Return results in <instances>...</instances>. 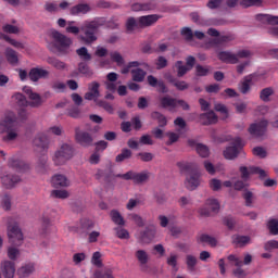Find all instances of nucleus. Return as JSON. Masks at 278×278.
Wrapping results in <instances>:
<instances>
[{
	"mask_svg": "<svg viewBox=\"0 0 278 278\" xmlns=\"http://www.w3.org/2000/svg\"><path fill=\"white\" fill-rule=\"evenodd\" d=\"M1 206L8 212L12 210V198L10 194H4L1 200Z\"/></svg>",
	"mask_w": 278,
	"mask_h": 278,
	"instance_id": "50",
	"label": "nucleus"
},
{
	"mask_svg": "<svg viewBox=\"0 0 278 278\" xmlns=\"http://www.w3.org/2000/svg\"><path fill=\"white\" fill-rule=\"evenodd\" d=\"M132 80L134 81H144V77L147 76V72L142 68L131 70Z\"/></svg>",
	"mask_w": 278,
	"mask_h": 278,
	"instance_id": "40",
	"label": "nucleus"
},
{
	"mask_svg": "<svg viewBox=\"0 0 278 278\" xmlns=\"http://www.w3.org/2000/svg\"><path fill=\"white\" fill-rule=\"evenodd\" d=\"M4 55L11 66H16V64H18V52H16L14 49L7 48Z\"/></svg>",
	"mask_w": 278,
	"mask_h": 278,
	"instance_id": "27",
	"label": "nucleus"
},
{
	"mask_svg": "<svg viewBox=\"0 0 278 278\" xmlns=\"http://www.w3.org/2000/svg\"><path fill=\"white\" fill-rule=\"evenodd\" d=\"M198 242H201L202 244H208V247H216L218 244V240L207 233L200 235Z\"/></svg>",
	"mask_w": 278,
	"mask_h": 278,
	"instance_id": "31",
	"label": "nucleus"
},
{
	"mask_svg": "<svg viewBox=\"0 0 278 278\" xmlns=\"http://www.w3.org/2000/svg\"><path fill=\"white\" fill-rule=\"evenodd\" d=\"M256 21H261L262 23H268L269 25H278V16L257 14Z\"/></svg>",
	"mask_w": 278,
	"mask_h": 278,
	"instance_id": "34",
	"label": "nucleus"
},
{
	"mask_svg": "<svg viewBox=\"0 0 278 278\" xmlns=\"http://www.w3.org/2000/svg\"><path fill=\"white\" fill-rule=\"evenodd\" d=\"M262 3V0H242L240 4L243 8H252V5H260Z\"/></svg>",
	"mask_w": 278,
	"mask_h": 278,
	"instance_id": "63",
	"label": "nucleus"
},
{
	"mask_svg": "<svg viewBox=\"0 0 278 278\" xmlns=\"http://www.w3.org/2000/svg\"><path fill=\"white\" fill-rule=\"evenodd\" d=\"M8 236L9 241L13 247H21V244H23V231L21 230V227H18V222H16V218L14 217L8 218Z\"/></svg>",
	"mask_w": 278,
	"mask_h": 278,
	"instance_id": "3",
	"label": "nucleus"
},
{
	"mask_svg": "<svg viewBox=\"0 0 278 278\" xmlns=\"http://www.w3.org/2000/svg\"><path fill=\"white\" fill-rule=\"evenodd\" d=\"M1 273L4 278H14L16 265L12 261H3L1 263Z\"/></svg>",
	"mask_w": 278,
	"mask_h": 278,
	"instance_id": "16",
	"label": "nucleus"
},
{
	"mask_svg": "<svg viewBox=\"0 0 278 278\" xmlns=\"http://www.w3.org/2000/svg\"><path fill=\"white\" fill-rule=\"evenodd\" d=\"M275 94V89L273 87H266L261 90L260 92V99L261 101H264V103H268L270 101V97Z\"/></svg>",
	"mask_w": 278,
	"mask_h": 278,
	"instance_id": "35",
	"label": "nucleus"
},
{
	"mask_svg": "<svg viewBox=\"0 0 278 278\" xmlns=\"http://www.w3.org/2000/svg\"><path fill=\"white\" fill-rule=\"evenodd\" d=\"M242 139L240 137L236 138L233 141V146H230L224 150V157L226 160H236L238 155H240V151H242Z\"/></svg>",
	"mask_w": 278,
	"mask_h": 278,
	"instance_id": "10",
	"label": "nucleus"
},
{
	"mask_svg": "<svg viewBox=\"0 0 278 278\" xmlns=\"http://www.w3.org/2000/svg\"><path fill=\"white\" fill-rule=\"evenodd\" d=\"M2 30L4 31V34H18V31H21L17 26H14L12 24H5L4 26H2Z\"/></svg>",
	"mask_w": 278,
	"mask_h": 278,
	"instance_id": "57",
	"label": "nucleus"
},
{
	"mask_svg": "<svg viewBox=\"0 0 278 278\" xmlns=\"http://www.w3.org/2000/svg\"><path fill=\"white\" fill-rule=\"evenodd\" d=\"M268 229L273 236H278V220L270 219L268 222Z\"/></svg>",
	"mask_w": 278,
	"mask_h": 278,
	"instance_id": "56",
	"label": "nucleus"
},
{
	"mask_svg": "<svg viewBox=\"0 0 278 278\" xmlns=\"http://www.w3.org/2000/svg\"><path fill=\"white\" fill-rule=\"evenodd\" d=\"M217 58L225 64H238V56L229 51L219 52Z\"/></svg>",
	"mask_w": 278,
	"mask_h": 278,
	"instance_id": "24",
	"label": "nucleus"
},
{
	"mask_svg": "<svg viewBox=\"0 0 278 278\" xmlns=\"http://www.w3.org/2000/svg\"><path fill=\"white\" fill-rule=\"evenodd\" d=\"M210 188L214 192H218V190H220L223 188V182L216 178H213L210 180Z\"/></svg>",
	"mask_w": 278,
	"mask_h": 278,
	"instance_id": "58",
	"label": "nucleus"
},
{
	"mask_svg": "<svg viewBox=\"0 0 278 278\" xmlns=\"http://www.w3.org/2000/svg\"><path fill=\"white\" fill-rule=\"evenodd\" d=\"M162 18V15L151 14V15H143L138 18V23L140 27H151L155 25Z\"/></svg>",
	"mask_w": 278,
	"mask_h": 278,
	"instance_id": "18",
	"label": "nucleus"
},
{
	"mask_svg": "<svg viewBox=\"0 0 278 278\" xmlns=\"http://www.w3.org/2000/svg\"><path fill=\"white\" fill-rule=\"evenodd\" d=\"M232 242L233 244H237V247H247V244L251 243V237L235 235L232 237Z\"/></svg>",
	"mask_w": 278,
	"mask_h": 278,
	"instance_id": "32",
	"label": "nucleus"
},
{
	"mask_svg": "<svg viewBox=\"0 0 278 278\" xmlns=\"http://www.w3.org/2000/svg\"><path fill=\"white\" fill-rule=\"evenodd\" d=\"M34 147L37 149H42V151H47L49 149V137L45 135V132H39L33 140Z\"/></svg>",
	"mask_w": 278,
	"mask_h": 278,
	"instance_id": "19",
	"label": "nucleus"
},
{
	"mask_svg": "<svg viewBox=\"0 0 278 278\" xmlns=\"http://www.w3.org/2000/svg\"><path fill=\"white\" fill-rule=\"evenodd\" d=\"M51 184L53 188H68L71 186V180L65 175L55 174L52 176Z\"/></svg>",
	"mask_w": 278,
	"mask_h": 278,
	"instance_id": "20",
	"label": "nucleus"
},
{
	"mask_svg": "<svg viewBox=\"0 0 278 278\" xmlns=\"http://www.w3.org/2000/svg\"><path fill=\"white\" fill-rule=\"evenodd\" d=\"M132 12H149L151 10V3H134L131 5Z\"/></svg>",
	"mask_w": 278,
	"mask_h": 278,
	"instance_id": "45",
	"label": "nucleus"
},
{
	"mask_svg": "<svg viewBox=\"0 0 278 278\" xmlns=\"http://www.w3.org/2000/svg\"><path fill=\"white\" fill-rule=\"evenodd\" d=\"M160 105L164 110H166L168 108L170 110H175V108H177V99L170 98L168 96L162 97V98H160Z\"/></svg>",
	"mask_w": 278,
	"mask_h": 278,
	"instance_id": "26",
	"label": "nucleus"
},
{
	"mask_svg": "<svg viewBox=\"0 0 278 278\" xmlns=\"http://www.w3.org/2000/svg\"><path fill=\"white\" fill-rule=\"evenodd\" d=\"M116 236L119 238V240H129V231L127 229L117 227L115 228Z\"/></svg>",
	"mask_w": 278,
	"mask_h": 278,
	"instance_id": "52",
	"label": "nucleus"
},
{
	"mask_svg": "<svg viewBox=\"0 0 278 278\" xmlns=\"http://www.w3.org/2000/svg\"><path fill=\"white\" fill-rule=\"evenodd\" d=\"M197 263H198V260L195 258L194 255L192 254H188L186 256V264H187V268L188 270H194V268H197Z\"/></svg>",
	"mask_w": 278,
	"mask_h": 278,
	"instance_id": "47",
	"label": "nucleus"
},
{
	"mask_svg": "<svg viewBox=\"0 0 278 278\" xmlns=\"http://www.w3.org/2000/svg\"><path fill=\"white\" fill-rule=\"evenodd\" d=\"M34 270H36L34 263H28L17 269V275L20 278H26L29 277V275H31Z\"/></svg>",
	"mask_w": 278,
	"mask_h": 278,
	"instance_id": "29",
	"label": "nucleus"
},
{
	"mask_svg": "<svg viewBox=\"0 0 278 278\" xmlns=\"http://www.w3.org/2000/svg\"><path fill=\"white\" fill-rule=\"evenodd\" d=\"M51 36L53 40L52 47H54L59 53L66 55V53H68V49H71V45H73V39L58 30L52 31Z\"/></svg>",
	"mask_w": 278,
	"mask_h": 278,
	"instance_id": "5",
	"label": "nucleus"
},
{
	"mask_svg": "<svg viewBox=\"0 0 278 278\" xmlns=\"http://www.w3.org/2000/svg\"><path fill=\"white\" fill-rule=\"evenodd\" d=\"M181 36H184L185 40L187 42H190L192 38H194V33H192V29L190 27H184L180 31Z\"/></svg>",
	"mask_w": 278,
	"mask_h": 278,
	"instance_id": "53",
	"label": "nucleus"
},
{
	"mask_svg": "<svg viewBox=\"0 0 278 278\" xmlns=\"http://www.w3.org/2000/svg\"><path fill=\"white\" fill-rule=\"evenodd\" d=\"M9 166L17 173H25V170H29V165L24 161L20 160L17 156H12L9 159Z\"/></svg>",
	"mask_w": 278,
	"mask_h": 278,
	"instance_id": "15",
	"label": "nucleus"
},
{
	"mask_svg": "<svg viewBox=\"0 0 278 278\" xmlns=\"http://www.w3.org/2000/svg\"><path fill=\"white\" fill-rule=\"evenodd\" d=\"M45 11L50 13L60 12V7L55 2H46Z\"/></svg>",
	"mask_w": 278,
	"mask_h": 278,
	"instance_id": "60",
	"label": "nucleus"
},
{
	"mask_svg": "<svg viewBox=\"0 0 278 278\" xmlns=\"http://www.w3.org/2000/svg\"><path fill=\"white\" fill-rule=\"evenodd\" d=\"M51 197L54 199H68L70 194L66 190H53Z\"/></svg>",
	"mask_w": 278,
	"mask_h": 278,
	"instance_id": "55",
	"label": "nucleus"
},
{
	"mask_svg": "<svg viewBox=\"0 0 278 278\" xmlns=\"http://www.w3.org/2000/svg\"><path fill=\"white\" fill-rule=\"evenodd\" d=\"M28 77L30 81H38V79H47V77H49V71L33 67L28 73Z\"/></svg>",
	"mask_w": 278,
	"mask_h": 278,
	"instance_id": "21",
	"label": "nucleus"
},
{
	"mask_svg": "<svg viewBox=\"0 0 278 278\" xmlns=\"http://www.w3.org/2000/svg\"><path fill=\"white\" fill-rule=\"evenodd\" d=\"M70 12H71L72 16H77L79 14H88V12H90V5L80 3V4L73 7L70 10Z\"/></svg>",
	"mask_w": 278,
	"mask_h": 278,
	"instance_id": "30",
	"label": "nucleus"
},
{
	"mask_svg": "<svg viewBox=\"0 0 278 278\" xmlns=\"http://www.w3.org/2000/svg\"><path fill=\"white\" fill-rule=\"evenodd\" d=\"M177 166L181 173H188L189 175L185 180L187 190H197L201 186V174L194 169V164L181 161L177 163Z\"/></svg>",
	"mask_w": 278,
	"mask_h": 278,
	"instance_id": "1",
	"label": "nucleus"
},
{
	"mask_svg": "<svg viewBox=\"0 0 278 278\" xmlns=\"http://www.w3.org/2000/svg\"><path fill=\"white\" fill-rule=\"evenodd\" d=\"M23 92L27 94V97L30 99L31 102L29 103L27 101V98H25L23 93H16L15 100L17 105H20V108H27V105H30L31 108H38L39 105H42V98H40V94L34 92L31 90V87L25 86L23 88Z\"/></svg>",
	"mask_w": 278,
	"mask_h": 278,
	"instance_id": "2",
	"label": "nucleus"
},
{
	"mask_svg": "<svg viewBox=\"0 0 278 278\" xmlns=\"http://www.w3.org/2000/svg\"><path fill=\"white\" fill-rule=\"evenodd\" d=\"M80 227L84 231H91V229H94V222L90 219H83L80 220Z\"/></svg>",
	"mask_w": 278,
	"mask_h": 278,
	"instance_id": "51",
	"label": "nucleus"
},
{
	"mask_svg": "<svg viewBox=\"0 0 278 278\" xmlns=\"http://www.w3.org/2000/svg\"><path fill=\"white\" fill-rule=\"evenodd\" d=\"M96 105H98L99 108H103V110L108 112V114H114V106L105 100H100L99 102H97Z\"/></svg>",
	"mask_w": 278,
	"mask_h": 278,
	"instance_id": "48",
	"label": "nucleus"
},
{
	"mask_svg": "<svg viewBox=\"0 0 278 278\" xmlns=\"http://www.w3.org/2000/svg\"><path fill=\"white\" fill-rule=\"evenodd\" d=\"M101 88V84L97 81H92L88 85L89 92L85 93L86 101H94V103H99L101 100H99V97H101V91L99 90Z\"/></svg>",
	"mask_w": 278,
	"mask_h": 278,
	"instance_id": "13",
	"label": "nucleus"
},
{
	"mask_svg": "<svg viewBox=\"0 0 278 278\" xmlns=\"http://www.w3.org/2000/svg\"><path fill=\"white\" fill-rule=\"evenodd\" d=\"M131 155V150L127 148L122 149V152L115 157V162H125V160H130Z\"/></svg>",
	"mask_w": 278,
	"mask_h": 278,
	"instance_id": "41",
	"label": "nucleus"
},
{
	"mask_svg": "<svg viewBox=\"0 0 278 278\" xmlns=\"http://www.w3.org/2000/svg\"><path fill=\"white\" fill-rule=\"evenodd\" d=\"M78 72L86 77H92V75H94L92 70H90V66H88L85 62H80L78 64Z\"/></svg>",
	"mask_w": 278,
	"mask_h": 278,
	"instance_id": "43",
	"label": "nucleus"
},
{
	"mask_svg": "<svg viewBox=\"0 0 278 278\" xmlns=\"http://www.w3.org/2000/svg\"><path fill=\"white\" fill-rule=\"evenodd\" d=\"M188 144L191 149H195L200 157H207L210 155V148L203 143H198L194 139H189Z\"/></svg>",
	"mask_w": 278,
	"mask_h": 278,
	"instance_id": "17",
	"label": "nucleus"
},
{
	"mask_svg": "<svg viewBox=\"0 0 278 278\" xmlns=\"http://www.w3.org/2000/svg\"><path fill=\"white\" fill-rule=\"evenodd\" d=\"M111 220H113V223L119 227L125 225V218H123V215H121V213L116 210L111 211Z\"/></svg>",
	"mask_w": 278,
	"mask_h": 278,
	"instance_id": "39",
	"label": "nucleus"
},
{
	"mask_svg": "<svg viewBox=\"0 0 278 278\" xmlns=\"http://www.w3.org/2000/svg\"><path fill=\"white\" fill-rule=\"evenodd\" d=\"M3 39L7 42H9V45H11L12 47H15V49H25V46L22 42L16 41V39L10 38V36H8V35H4Z\"/></svg>",
	"mask_w": 278,
	"mask_h": 278,
	"instance_id": "54",
	"label": "nucleus"
},
{
	"mask_svg": "<svg viewBox=\"0 0 278 278\" xmlns=\"http://www.w3.org/2000/svg\"><path fill=\"white\" fill-rule=\"evenodd\" d=\"M240 173L242 179H249V175H258L260 179H265V177H267L266 170L257 166H252L250 169L247 166H241Z\"/></svg>",
	"mask_w": 278,
	"mask_h": 278,
	"instance_id": "14",
	"label": "nucleus"
},
{
	"mask_svg": "<svg viewBox=\"0 0 278 278\" xmlns=\"http://www.w3.org/2000/svg\"><path fill=\"white\" fill-rule=\"evenodd\" d=\"M130 220H132L134 223H136V225L138 227H144V219H142V216L134 213V214H130Z\"/></svg>",
	"mask_w": 278,
	"mask_h": 278,
	"instance_id": "61",
	"label": "nucleus"
},
{
	"mask_svg": "<svg viewBox=\"0 0 278 278\" xmlns=\"http://www.w3.org/2000/svg\"><path fill=\"white\" fill-rule=\"evenodd\" d=\"M200 121H202V125H216V123H218V116L214 111H210L202 113L200 115Z\"/></svg>",
	"mask_w": 278,
	"mask_h": 278,
	"instance_id": "25",
	"label": "nucleus"
},
{
	"mask_svg": "<svg viewBox=\"0 0 278 278\" xmlns=\"http://www.w3.org/2000/svg\"><path fill=\"white\" fill-rule=\"evenodd\" d=\"M140 157L141 162H152L153 161V153L151 152H140L137 154Z\"/></svg>",
	"mask_w": 278,
	"mask_h": 278,
	"instance_id": "62",
	"label": "nucleus"
},
{
	"mask_svg": "<svg viewBox=\"0 0 278 278\" xmlns=\"http://www.w3.org/2000/svg\"><path fill=\"white\" fill-rule=\"evenodd\" d=\"M73 155H75V148L71 143H63L61 147L55 151L53 156V162L55 166H62L72 160Z\"/></svg>",
	"mask_w": 278,
	"mask_h": 278,
	"instance_id": "4",
	"label": "nucleus"
},
{
	"mask_svg": "<svg viewBox=\"0 0 278 278\" xmlns=\"http://www.w3.org/2000/svg\"><path fill=\"white\" fill-rule=\"evenodd\" d=\"M117 177H121L122 179H125L126 181H132L136 185L146 184V181H149V178L151 177V174L149 170H143L141 173H136L134 170H129L126 174L117 175Z\"/></svg>",
	"mask_w": 278,
	"mask_h": 278,
	"instance_id": "8",
	"label": "nucleus"
},
{
	"mask_svg": "<svg viewBox=\"0 0 278 278\" xmlns=\"http://www.w3.org/2000/svg\"><path fill=\"white\" fill-rule=\"evenodd\" d=\"M99 27H101V24H99L97 21H92L84 25L81 31H84L85 36L81 37V40L85 42V45H92V42H97Z\"/></svg>",
	"mask_w": 278,
	"mask_h": 278,
	"instance_id": "7",
	"label": "nucleus"
},
{
	"mask_svg": "<svg viewBox=\"0 0 278 278\" xmlns=\"http://www.w3.org/2000/svg\"><path fill=\"white\" fill-rule=\"evenodd\" d=\"M47 62L50 64V66H53V68H56V71H64V68H66V63L60 61V59L49 56L47 59Z\"/></svg>",
	"mask_w": 278,
	"mask_h": 278,
	"instance_id": "36",
	"label": "nucleus"
},
{
	"mask_svg": "<svg viewBox=\"0 0 278 278\" xmlns=\"http://www.w3.org/2000/svg\"><path fill=\"white\" fill-rule=\"evenodd\" d=\"M251 84H253V75H248L239 86L241 94H249L251 92Z\"/></svg>",
	"mask_w": 278,
	"mask_h": 278,
	"instance_id": "28",
	"label": "nucleus"
},
{
	"mask_svg": "<svg viewBox=\"0 0 278 278\" xmlns=\"http://www.w3.org/2000/svg\"><path fill=\"white\" fill-rule=\"evenodd\" d=\"M232 40H235L233 35H222L213 40V45H225V42H231Z\"/></svg>",
	"mask_w": 278,
	"mask_h": 278,
	"instance_id": "42",
	"label": "nucleus"
},
{
	"mask_svg": "<svg viewBox=\"0 0 278 278\" xmlns=\"http://www.w3.org/2000/svg\"><path fill=\"white\" fill-rule=\"evenodd\" d=\"M138 27V22L134 17H129L126 22V29L128 33H131Z\"/></svg>",
	"mask_w": 278,
	"mask_h": 278,
	"instance_id": "59",
	"label": "nucleus"
},
{
	"mask_svg": "<svg viewBox=\"0 0 278 278\" xmlns=\"http://www.w3.org/2000/svg\"><path fill=\"white\" fill-rule=\"evenodd\" d=\"M205 205L206 207L200 210L201 216H212L220 211V203L214 198L207 199Z\"/></svg>",
	"mask_w": 278,
	"mask_h": 278,
	"instance_id": "11",
	"label": "nucleus"
},
{
	"mask_svg": "<svg viewBox=\"0 0 278 278\" xmlns=\"http://www.w3.org/2000/svg\"><path fill=\"white\" fill-rule=\"evenodd\" d=\"M0 127H4V129L9 130L7 136L3 137V140L5 142L16 140V138H18V134L14 131V129L16 128V115L14 113H8L5 117L0 122Z\"/></svg>",
	"mask_w": 278,
	"mask_h": 278,
	"instance_id": "6",
	"label": "nucleus"
},
{
	"mask_svg": "<svg viewBox=\"0 0 278 278\" xmlns=\"http://www.w3.org/2000/svg\"><path fill=\"white\" fill-rule=\"evenodd\" d=\"M135 257L139 262L141 267L146 264H149V254L144 250H137L135 252Z\"/></svg>",
	"mask_w": 278,
	"mask_h": 278,
	"instance_id": "33",
	"label": "nucleus"
},
{
	"mask_svg": "<svg viewBox=\"0 0 278 278\" xmlns=\"http://www.w3.org/2000/svg\"><path fill=\"white\" fill-rule=\"evenodd\" d=\"M175 68H177L178 77H184V75H186V73H188V71H190V68L188 66L184 65V61H177L175 63Z\"/></svg>",
	"mask_w": 278,
	"mask_h": 278,
	"instance_id": "46",
	"label": "nucleus"
},
{
	"mask_svg": "<svg viewBox=\"0 0 278 278\" xmlns=\"http://www.w3.org/2000/svg\"><path fill=\"white\" fill-rule=\"evenodd\" d=\"M151 116L154 121H157L159 127H166V125H168V121L166 119V116L164 114L154 111L152 112Z\"/></svg>",
	"mask_w": 278,
	"mask_h": 278,
	"instance_id": "37",
	"label": "nucleus"
},
{
	"mask_svg": "<svg viewBox=\"0 0 278 278\" xmlns=\"http://www.w3.org/2000/svg\"><path fill=\"white\" fill-rule=\"evenodd\" d=\"M212 73V66L206 65H197L195 66V75L197 77H207Z\"/></svg>",
	"mask_w": 278,
	"mask_h": 278,
	"instance_id": "38",
	"label": "nucleus"
},
{
	"mask_svg": "<svg viewBox=\"0 0 278 278\" xmlns=\"http://www.w3.org/2000/svg\"><path fill=\"white\" fill-rule=\"evenodd\" d=\"M110 55H111L112 62H115L117 66H123V64H125V59L123 58L122 54H119V52L117 51L111 52Z\"/></svg>",
	"mask_w": 278,
	"mask_h": 278,
	"instance_id": "49",
	"label": "nucleus"
},
{
	"mask_svg": "<svg viewBox=\"0 0 278 278\" xmlns=\"http://www.w3.org/2000/svg\"><path fill=\"white\" fill-rule=\"evenodd\" d=\"M76 53L80 58V60H84L85 62H89V60H92V55L88 53V48L86 47L77 49Z\"/></svg>",
	"mask_w": 278,
	"mask_h": 278,
	"instance_id": "44",
	"label": "nucleus"
},
{
	"mask_svg": "<svg viewBox=\"0 0 278 278\" xmlns=\"http://www.w3.org/2000/svg\"><path fill=\"white\" fill-rule=\"evenodd\" d=\"M155 238V227H147L143 231L140 232L139 239L143 244H150Z\"/></svg>",
	"mask_w": 278,
	"mask_h": 278,
	"instance_id": "22",
	"label": "nucleus"
},
{
	"mask_svg": "<svg viewBox=\"0 0 278 278\" xmlns=\"http://www.w3.org/2000/svg\"><path fill=\"white\" fill-rule=\"evenodd\" d=\"M265 251H273L278 249V241L277 240H269L264 244Z\"/></svg>",
	"mask_w": 278,
	"mask_h": 278,
	"instance_id": "64",
	"label": "nucleus"
},
{
	"mask_svg": "<svg viewBox=\"0 0 278 278\" xmlns=\"http://www.w3.org/2000/svg\"><path fill=\"white\" fill-rule=\"evenodd\" d=\"M267 127H268V121L263 119L261 122L251 124L248 131L254 138H262V136L266 134Z\"/></svg>",
	"mask_w": 278,
	"mask_h": 278,
	"instance_id": "12",
	"label": "nucleus"
},
{
	"mask_svg": "<svg viewBox=\"0 0 278 278\" xmlns=\"http://www.w3.org/2000/svg\"><path fill=\"white\" fill-rule=\"evenodd\" d=\"M1 181H2V186H4V188L10 190L14 188V186H16L18 181H21V177L17 175L8 174L2 176Z\"/></svg>",
	"mask_w": 278,
	"mask_h": 278,
	"instance_id": "23",
	"label": "nucleus"
},
{
	"mask_svg": "<svg viewBox=\"0 0 278 278\" xmlns=\"http://www.w3.org/2000/svg\"><path fill=\"white\" fill-rule=\"evenodd\" d=\"M75 141L80 147H84V149H88L94 144V137H92V134L81 130V128L76 127L75 128Z\"/></svg>",
	"mask_w": 278,
	"mask_h": 278,
	"instance_id": "9",
	"label": "nucleus"
}]
</instances>
